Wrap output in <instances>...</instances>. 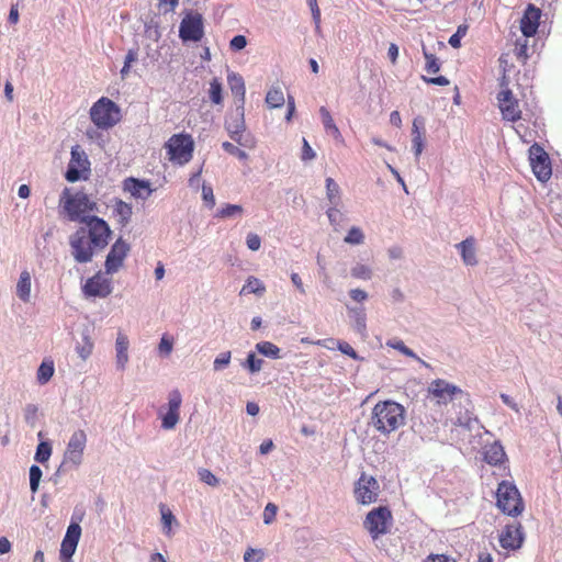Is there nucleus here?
Here are the masks:
<instances>
[{"mask_svg":"<svg viewBox=\"0 0 562 562\" xmlns=\"http://www.w3.org/2000/svg\"><path fill=\"white\" fill-rule=\"evenodd\" d=\"M124 191L128 192L135 199L146 200L151 193L153 189L150 182L147 180H139L136 178H127L123 182Z\"/></svg>","mask_w":562,"mask_h":562,"instance_id":"obj_22","label":"nucleus"},{"mask_svg":"<svg viewBox=\"0 0 562 562\" xmlns=\"http://www.w3.org/2000/svg\"><path fill=\"white\" fill-rule=\"evenodd\" d=\"M529 159L532 171L537 179L546 182L552 175V168L548 154L538 144H533L529 149Z\"/></svg>","mask_w":562,"mask_h":562,"instance_id":"obj_11","label":"nucleus"},{"mask_svg":"<svg viewBox=\"0 0 562 562\" xmlns=\"http://www.w3.org/2000/svg\"><path fill=\"white\" fill-rule=\"evenodd\" d=\"M345 243L350 245H361L364 240V235L359 227H351L345 237Z\"/></svg>","mask_w":562,"mask_h":562,"instance_id":"obj_50","label":"nucleus"},{"mask_svg":"<svg viewBox=\"0 0 562 562\" xmlns=\"http://www.w3.org/2000/svg\"><path fill=\"white\" fill-rule=\"evenodd\" d=\"M16 295L24 303H27L31 300V274L27 270H23L20 273V278L16 283Z\"/></svg>","mask_w":562,"mask_h":562,"instance_id":"obj_28","label":"nucleus"},{"mask_svg":"<svg viewBox=\"0 0 562 562\" xmlns=\"http://www.w3.org/2000/svg\"><path fill=\"white\" fill-rule=\"evenodd\" d=\"M339 205H330L328 210L326 211V214L328 216L330 225L334 227L335 231H338V226L340 222L342 221V214L338 210Z\"/></svg>","mask_w":562,"mask_h":562,"instance_id":"obj_52","label":"nucleus"},{"mask_svg":"<svg viewBox=\"0 0 562 562\" xmlns=\"http://www.w3.org/2000/svg\"><path fill=\"white\" fill-rule=\"evenodd\" d=\"M379 483L373 476L362 474L355 487L357 502L368 505L376 501Z\"/></svg>","mask_w":562,"mask_h":562,"instance_id":"obj_15","label":"nucleus"},{"mask_svg":"<svg viewBox=\"0 0 562 562\" xmlns=\"http://www.w3.org/2000/svg\"><path fill=\"white\" fill-rule=\"evenodd\" d=\"M244 212L241 205L238 204H226L222 209L217 210L216 216L222 218L240 216Z\"/></svg>","mask_w":562,"mask_h":562,"instance_id":"obj_42","label":"nucleus"},{"mask_svg":"<svg viewBox=\"0 0 562 562\" xmlns=\"http://www.w3.org/2000/svg\"><path fill=\"white\" fill-rule=\"evenodd\" d=\"M173 341L167 335H164L160 339L158 350L162 356H169L172 351Z\"/></svg>","mask_w":562,"mask_h":562,"instance_id":"obj_59","label":"nucleus"},{"mask_svg":"<svg viewBox=\"0 0 562 562\" xmlns=\"http://www.w3.org/2000/svg\"><path fill=\"white\" fill-rule=\"evenodd\" d=\"M317 344L322 345L324 347H327L328 349H334L336 347L344 355H347V356H349L352 359H358L359 358V356L356 352V350L346 341L328 339V340H324V342L318 341Z\"/></svg>","mask_w":562,"mask_h":562,"instance_id":"obj_31","label":"nucleus"},{"mask_svg":"<svg viewBox=\"0 0 562 562\" xmlns=\"http://www.w3.org/2000/svg\"><path fill=\"white\" fill-rule=\"evenodd\" d=\"M462 260L468 266L476 265V250H475V239L473 237H469L463 241L459 243L457 246Z\"/></svg>","mask_w":562,"mask_h":562,"instance_id":"obj_26","label":"nucleus"},{"mask_svg":"<svg viewBox=\"0 0 562 562\" xmlns=\"http://www.w3.org/2000/svg\"><path fill=\"white\" fill-rule=\"evenodd\" d=\"M227 81L232 93L238 99L237 105L244 106L246 88L243 77L236 72H229L227 75Z\"/></svg>","mask_w":562,"mask_h":562,"instance_id":"obj_27","label":"nucleus"},{"mask_svg":"<svg viewBox=\"0 0 562 562\" xmlns=\"http://www.w3.org/2000/svg\"><path fill=\"white\" fill-rule=\"evenodd\" d=\"M406 411L395 401H380L372 408L370 425L380 434L387 436L405 425Z\"/></svg>","mask_w":562,"mask_h":562,"instance_id":"obj_1","label":"nucleus"},{"mask_svg":"<svg viewBox=\"0 0 562 562\" xmlns=\"http://www.w3.org/2000/svg\"><path fill=\"white\" fill-rule=\"evenodd\" d=\"M262 364L263 360L257 358L254 352H249L246 360L241 363V366L252 374L259 372L262 369Z\"/></svg>","mask_w":562,"mask_h":562,"instance_id":"obj_47","label":"nucleus"},{"mask_svg":"<svg viewBox=\"0 0 562 562\" xmlns=\"http://www.w3.org/2000/svg\"><path fill=\"white\" fill-rule=\"evenodd\" d=\"M277 512L278 507L272 503H268L263 510V522L270 525L274 520Z\"/></svg>","mask_w":562,"mask_h":562,"instance_id":"obj_60","label":"nucleus"},{"mask_svg":"<svg viewBox=\"0 0 562 562\" xmlns=\"http://www.w3.org/2000/svg\"><path fill=\"white\" fill-rule=\"evenodd\" d=\"M468 25L467 24H460L456 31L454 34H452L448 41L449 45L453 48H459L461 46V40L467 35L468 33Z\"/></svg>","mask_w":562,"mask_h":562,"instance_id":"obj_51","label":"nucleus"},{"mask_svg":"<svg viewBox=\"0 0 562 562\" xmlns=\"http://www.w3.org/2000/svg\"><path fill=\"white\" fill-rule=\"evenodd\" d=\"M162 530L167 536H171V526L176 522V517L165 505L160 506Z\"/></svg>","mask_w":562,"mask_h":562,"instance_id":"obj_45","label":"nucleus"},{"mask_svg":"<svg viewBox=\"0 0 562 562\" xmlns=\"http://www.w3.org/2000/svg\"><path fill=\"white\" fill-rule=\"evenodd\" d=\"M55 367L52 360H44L37 369L36 379L40 384H46L54 375Z\"/></svg>","mask_w":562,"mask_h":562,"instance_id":"obj_36","label":"nucleus"},{"mask_svg":"<svg viewBox=\"0 0 562 562\" xmlns=\"http://www.w3.org/2000/svg\"><path fill=\"white\" fill-rule=\"evenodd\" d=\"M346 310L350 319L352 321L353 329L361 336H366L367 333V314L362 306H351L346 304Z\"/></svg>","mask_w":562,"mask_h":562,"instance_id":"obj_23","label":"nucleus"},{"mask_svg":"<svg viewBox=\"0 0 562 562\" xmlns=\"http://www.w3.org/2000/svg\"><path fill=\"white\" fill-rule=\"evenodd\" d=\"M263 552L261 550H256L249 548L244 554L245 562H262Z\"/></svg>","mask_w":562,"mask_h":562,"instance_id":"obj_61","label":"nucleus"},{"mask_svg":"<svg viewBox=\"0 0 562 562\" xmlns=\"http://www.w3.org/2000/svg\"><path fill=\"white\" fill-rule=\"evenodd\" d=\"M114 213L119 217V222L122 225H126L131 221L133 209L131 204L122 200H116L114 204Z\"/></svg>","mask_w":562,"mask_h":562,"instance_id":"obj_32","label":"nucleus"},{"mask_svg":"<svg viewBox=\"0 0 562 562\" xmlns=\"http://www.w3.org/2000/svg\"><path fill=\"white\" fill-rule=\"evenodd\" d=\"M540 18L541 10L529 3L520 20V30L526 37H531L537 33Z\"/></svg>","mask_w":562,"mask_h":562,"instance_id":"obj_20","label":"nucleus"},{"mask_svg":"<svg viewBox=\"0 0 562 562\" xmlns=\"http://www.w3.org/2000/svg\"><path fill=\"white\" fill-rule=\"evenodd\" d=\"M524 542V532L519 522L506 525L499 535V543L504 549L516 550Z\"/></svg>","mask_w":562,"mask_h":562,"instance_id":"obj_19","label":"nucleus"},{"mask_svg":"<svg viewBox=\"0 0 562 562\" xmlns=\"http://www.w3.org/2000/svg\"><path fill=\"white\" fill-rule=\"evenodd\" d=\"M169 159L179 165H184L192 159L194 142L189 134H175L166 143Z\"/></svg>","mask_w":562,"mask_h":562,"instance_id":"obj_6","label":"nucleus"},{"mask_svg":"<svg viewBox=\"0 0 562 562\" xmlns=\"http://www.w3.org/2000/svg\"><path fill=\"white\" fill-rule=\"evenodd\" d=\"M202 199L210 209L215 205V198L211 186L202 184Z\"/></svg>","mask_w":562,"mask_h":562,"instance_id":"obj_58","label":"nucleus"},{"mask_svg":"<svg viewBox=\"0 0 562 562\" xmlns=\"http://www.w3.org/2000/svg\"><path fill=\"white\" fill-rule=\"evenodd\" d=\"M424 56L426 58L425 69L430 74H436L440 70V63L434 54H430L424 49Z\"/></svg>","mask_w":562,"mask_h":562,"instance_id":"obj_55","label":"nucleus"},{"mask_svg":"<svg viewBox=\"0 0 562 562\" xmlns=\"http://www.w3.org/2000/svg\"><path fill=\"white\" fill-rule=\"evenodd\" d=\"M90 117L97 127L108 130L120 121V108L109 98L102 97L91 106Z\"/></svg>","mask_w":562,"mask_h":562,"instance_id":"obj_5","label":"nucleus"},{"mask_svg":"<svg viewBox=\"0 0 562 562\" xmlns=\"http://www.w3.org/2000/svg\"><path fill=\"white\" fill-rule=\"evenodd\" d=\"M52 445L48 441H41L36 448L34 460L38 463H45L52 456Z\"/></svg>","mask_w":562,"mask_h":562,"instance_id":"obj_41","label":"nucleus"},{"mask_svg":"<svg viewBox=\"0 0 562 562\" xmlns=\"http://www.w3.org/2000/svg\"><path fill=\"white\" fill-rule=\"evenodd\" d=\"M130 251V245L122 238H119L111 247L105 259V272L113 274L123 266L124 259Z\"/></svg>","mask_w":562,"mask_h":562,"instance_id":"obj_17","label":"nucleus"},{"mask_svg":"<svg viewBox=\"0 0 562 562\" xmlns=\"http://www.w3.org/2000/svg\"><path fill=\"white\" fill-rule=\"evenodd\" d=\"M232 359L231 351L221 352L213 361L214 371H222L229 366Z\"/></svg>","mask_w":562,"mask_h":562,"instance_id":"obj_53","label":"nucleus"},{"mask_svg":"<svg viewBox=\"0 0 562 562\" xmlns=\"http://www.w3.org/2000/svg\"><path fill=\"white\" fill-rule=\"evenodd\" d=\"M128 346L130 341L127 336L122 333H119L115 341V352H116V367L120 370H124L126 363L128 362Z\"/></svg>","mask_w":562,"mask_h":562,"instance_id":"obj_25","label":"nucleus"},{"mask_svg":"<svg viewBox=\"0 0 562 562\" xmlns=\"http://www.w3.org/2000/svg\"><path fill=\"white\" fill-rule=\"evenodd\" d=\"M266 102L270 108H281L284 104V95L280 89H270L266 97Z\"/></svg>","mask_w":562,"mask_h":562,"instance_id":"obj_46","label":"nucleus"},{"mask_svg":"<svg viewBox=\"0 0 562 562\" xmlns=\"http://www.w3.org/2000/svg\"><path fill=\"white\" fill-rule=\"evenodd\" d=\"M222 148L226 153H228L233 156H236L240 160H246L248 158V155L245 150L239 149L237 146H235L234 144H232L229 142H224L222 144Z\"/></svg>","mask_w":562,"mask_h":562,"instance_id":"obj_56","label":"nucleus"},{"mask_svg":"<svg viewBox=\"0 0 562 562\" xmlns=\"http://www.w3.org/2000/svg\"><path fill=\"white\" fill-rule=\"evenodd\" d=\"M69 246L71 256L78 263H88L92 260L94 255V247L87 238V232L85 227L77 229L69 237Z\"/></svg>","mask_w":562,"mask_h":562,"instance_id":"obj_8","label":"nucleus"},{"mask_svg":"<svg viewBox=\"0 0 562 562\" xmlns=\"http://www.w3.org/2000/svg\"><path fill=\"white\" fill-rule=\"evenodd\" d=\"M225 130L229 137L240 146H248V139L244 136L246 130L244 119V106L236 105L235 113L225 120Z\"/></svg>","mask_w":562,"mask_h":562,"instance_id":"obj_13","label":"nucleus"},{"mask_svg":"<svg viewBox=\"0 0 562 562\" xmlns=\"http://www.w3.org/2000/svg\"><path fill=\"white\" fill-rule=\"evenodd\" d=\"M386 345L401 353H403L406 357L416 359L419 361L423 366L428 367V364L422 360L412 349H409L401 339H391L386 342Z\"/></svg>","mask_w":562,"mask_h":562,"instance_id":"obj_38","label":"nucleus"},{"mask_svg":"<svg viewBox=\"0 0 562 562\" xmlns=\"http://www.w3.org/2000/svg\"><path fill=\"white\" fill-rule=\"evenodd\" d=\"M77 544L61 541L59 559L61 562H72V555L75 554Z\"/></svg>","mask_w":562,"mask_h":562,"instance_id":"obj_48","label":"nucleus"},{"mask_svg":"<svg viewBox=\"0 0 562 562\" xmlns=\"http://www.w3.org/2000/svg\"><path fill=\"white\" fill-rule=\"evenodd\" d=\"M199 479L210 486H217L220 484V480L207 469L201 468L198 470Z\"/></svg>","mask_w":562,"mask_h":562,"instance_id":"obj_54","label":"nucleus"},{"mask_svg":"<svg viewBox=\"0 0 562 562\" xmlns=\"http://www.w3.org/2000/svg\"><path fill=\"white\" fill-rule=\"evenodd\" d=\"M24 417L27 424L34 425L37 417V406L27 404L24 408Z\"/></svg>","mask_w":562,"mask_h":562,"instance_id":"obj_62","label":"nucleus"},{"mask_svg":"<svg viewBox=\"0 0 562 562\" xmlns=\"http://www.w3.org/2000/svg\"><path fill=\"white\" fill-rule=\"evenodd\" d=\"M83 461V452L66 449L61 462V468L77 469Z\"/></svg>","mask_w":562,"mask_h":562,"instance_id":"obj_34","label":"nucleus"},{"mask_svg":"<svg viewBox=\"0 0 562 562\" xmlns=\"http://www.w3.org/2000/svg\"><path fill=\"white\" fill-rule=\"evenodd\" d=\"M497 101L504 120L516 122L521 117L518 100L509 89H502L497 94Z\"/></svg>","mask_w":562,"mask_h":562,"instance_id":"obj_16","label":"nucleus"},{"mask_svg":"<svg viewBox=\"0 0 562 562\" xmlns=\"http://www.w3.org/2000/svg\"><path fill=\"white\" fill-rule=\"evenodd\" d=\"M60 204L71 222L83 223L82 218L89 216L86 213L97 210V203L91 201L85 192L78 191L70 194L67 188L63 191Z\"/></svg>","mask_w":562,"mask_h":562,"instance_id":"obj_3","label":"nucleus"},{"mask_svg":"<svg viewBox=\"0 0 562 562\" xmlns=\"http://www.w3.org/2000/svg\"><path fill=\"white\" fill-rule=\"evenodd\" d=\"M504 458L505 451L499 442H494L493 445L485 448L484 459L488 464H501Z\"/></svg>","mask_w":562,"mask_h":562,"instance_id":"obj_29","label":"nucleus"},{"mask_svg":"<svg viewBox=\"0 0 562 562\" xmlns=\"http://www.w3.org/2000/svg\"><path fill=\"white\" fill-rule=\"evenodd\" d=\"M392 514L387 507L381 506L368 513L364 519V527L373 539H378L389 530Z\"/></svg>","mask_w":562,"mask_h":562,"instance_id":"obj_9","label":"nucleus"},{"mask_svg":"<svg viewBox=\"0 0 562 562\" xmlns=\"http://www.w3.org/2000/svg\"><path fill=\"white\" fill-rule=\"evenodd\" d=\"M422 127H424V120L422 117H416L413 121L412 128V148L416 159L419 158L425 147L424 135L420 132Z\"/></svg>","mask_w":562,"mask_h":562,"instance_id":"obj_24","label":"nucleus"},{"mask_svg":"<svg viewBox=\"0 0 562 562\" xmlns=\"http://www.w3.org/2000/svg\"><path fill=\"white\" fill-rule=\"evenodd\" d=\"M90 162L85 150L79 146L75 145L71 147L70 161L66 171V179L69 182H76L80 179V171L88 170Z\"/></svg>","mask_w":562,"mask_h":562,"instance_id":"obj_14","label":"nucleus"},{"mask_svg":"<svg viewBox=\"0 0 562 562\" xmlns=\"http://www.w3.org/2000/svg\"><path fill=\"white\" fill-rule=\"evenodd\" d=\"M182 403V396L179 390H172L168 394V403L166 412L165 407L159 409V417L161 418V428L165 430L173 429L180 420V407Z\"/></svg>","mask_w":562,"mask_h":562,"instance_id":"obj_10","label":"nucleus"},{"mask_svg":"<svg viewBox=\"0 0 562 562\" xmlns=\"http://www.w3.org/2000/svg\"><path fill=\"white\" fill-rule=\"evenodd\" d=\"M351 276L355 279L364 280L368 281L372 278L373 272L372 269L363 263H357L350 270Z\"/></svg>","mask_w":562,"mask_h":562,"instance_id":"obj_43","label":"nucleus"},{"mask_svg":"<svg viewBox=\"0 0 562 562\" xmlns=\"http://www.w3.org/2000/svg\"><path fill=\"white\" fill-rule=\"evenodd\" d=\"M426 401L438 406L447 405L451 402H458V405H461L462 403L470 404V396L457 385L446 380L437 379L430 382Z\"/></svg>","mask_w":562,"mask_h":562,"instance_id":"obj_2","label":"nucleus"},{"mask_svg":"<svg viewBox=\"0 0 562 562\" xmlns=\"http://www.w3.org/2000/svg\"><path fill=\"white\" fill-rule=\"evenodd\" d=\"M210 100L214 104H221L223 101V88L222 83L217 78H214L210 82V89H209Z\"/></svg>","mask_w":562,"mask_h":562,"instance_id":"obj_44","label":"nucleus"},{"mask_svg":"<svg viewBox=\"0 0 562 562\" xmlns=\"http://www.w3.org/2000/svg\"><path fill=\"white\" fill-rule=\"evenodd\" d=\"M246 45H247V40L244 35H235L229 42L231 49H233L235 52L244 49L246 47Z\"/></svg>","mask_w":562,"mask_h":562,"instance_id":"obj_63","label":"nucleus"},{"mask_svg":"<svg viewBox=\"0 0 562 562\" xmlns=\"http://www.w3.org/2000/svg\"><path fill=\"white\" fill-rule=\"evenodd\" d=\"M82 292L89 297H106L112 292L111 280L98 272L86 281Z\"/></svg>","mask_w":562,"mask_h":562,"instance_id":"obj_18","label":"nucleus"},{"mask_svg":"<svg viewBox=\"0 0 562 562\" xmlns=\"http://www.w3.org/2000/svg\"><path fill=\"white\" fill-rule=\"evenodd\" d=\"M265 291H266V286L259 279H257L255 277H249L247 279L246 283L244 284V286L241 288L240 294L254 293V294L262 295L265 293Z\"/></svg>","mask_w":562,"mask_h":562,"instance_id":"obj_37","label":"nucleus"},{"mask_svg":"<svg viewBox=\"0 0 562 562\" xmlns=\"http://www.w3.org/2000/svg\"><path fill=\"white\" fill-rule=\"evenodd\" d=\"M86 225L87 238L95 249H103L108 246L111 229L108 223L98 216L82 218Z\"/></svg>","mask_w":562,"mask_h":562,"instance_id":"obj_7","label":"nucleus"},{"mask_svg":"<svg viewBox=\"0 0 562 562\" xmlns=\"http://www.w3.org/2000/svg\"><path fill=\"white\" fill-rule=\"evenodd\" d=\"M306 2L311 9L315 29H316V31H319V29H321V10L318 8L317 0H306Z\"/></svg>","mask_w":562,"mask_h":562,"instance_id":"obj_57","label":"nucleus"},{"mask_svg":"<svg viewBox=\"0 0 562 562\" xmlns=\"http://www.w3.org/2000/svg\"><path fill=\"white\" fill-rule=\"evenodd\" d=\"M80 536H81V527H80L79 522L75 520V516H72V520H71L70 525L68 526L66 535L63 540L78 546Z\"/></svg>","mask_w":562,"mask_h":562,"instance_id":"obj_40","label":"nucleus"},{"mask_svg":"<svg viewBox=\"0 0 562 562\" xmlns=\"http://www.w3.org/2000/svg\"><path fill=\"white\" fill-rule=\"evenodd\" d=\"M498 508L509 516L516 517L524 510V503L516 485L508 481H502L496 492Z\"/></svg>","mask_w":562,"mask_h":562,"instance_id":"obj_4","label":"nucleus"},{"mask_svg":"<svg viewBox=\"0 0 562 562\" xmlns=\"http://www.w3.org/2000/svg\"><path fill=\"white\" fill-rule=\"evenodd\" d=\"M256 350L265 357L271 359L280 358V348L270 341H260L256 345Z\"/></svg>","mask_w":562,"mask_h":562,"instance_id":"obj_39","label":"nucleus"},{"mask_svg":"<svg viewBox=\"0 0 562 562\" xmlns=\"http://www.w3.org/2000/svg\"><path fill=\"white\" fill-rule=\"evenodd\" d=\"M42 470L38 465H31L30 468V488L32 493H36L38 491L40 482L42 479Z\"/></svg>","mask_w":562,"mask_h":562,"instance_id":"obj_49","label":"nucleus"},{"mask_svg":"<svg viewBox=\"0 0 562 562\" xmlns=\"http://www.w3.org/2000/svg\"><path fill=\"white\" fill-rule=\"evenodd\" d=\"M204 35L203 19L200 13L187 14L179 27V36L183 42H199Z\"/></svg>","mask_w":562,"mask_h":562,"instance_id":"obj_12","label":"nucleus"},{"mask_svg":"<svg viewBox=\"0 0 562 562\" xmlns=\"http://www.w3.org/2000/svg\"><path fill=\"white\" fill-rule=\"evenodd\" d=\"M453 425L462 427L467 430H479L482 425L476 416L471 412V403H462L459 405V411L456 412V418L452 420Z\"/></svg>","mask_w":562,"mask_h":562,"instance_id":"obj_21","label":"nucleus"},{"mask_svg":"<svg viewBox=\"0 0 562 562\" xmlns=\"http://www.w3.org/2000/svg\"><path fill=\"white\" fill-rule=\"evenodd\" d=\"M246 244L250 250L256 251L261 246V239L257 234L249 233L246 237Z\"/></svg>","mask_w":562,"mask_h":562,"instance_id":"obj_64","label":"nucleus"},{"mask_svg":"<svg viewBox=\"0 0 562 562\" xmlns=\"http://www.w3.org/2000/svg\"><path fill=\"white\" fill-rule=\"evenodd\" d=\"M87 445V435L83 430L78 429L71 436L66 449L85 452Z\"/></svg>","mask_w":562,"mask_h":562,"instance_id":"obj_33","label":"nucleus"},{"mask_svg":"<svg viewBox=\"0 0 562 562\" xmlns=\"http://www.w3.org/2000/svg\"><path fill=\"white\" fill-rule=\"evenodd\" d=\"M319 115L326 133L331 135L334 138L338 139L341 136V134L339 128L335 124L329 111L325 106H321Z\"/></svg>","mask_w":562,"mask_h":562,"instance_id":"obj_30","label":"nucleus"},{"mask_svg":"<svg viewBox=\"0 0 562 562\" xmlns=\"http://www.w3.org/2000/svg\"><path fill=\"white\" fill-rule=\"evenodd\" d=\"M326 196L330 205H340L341 191L338 183L331 178L326 179Z\"/></svg>","mask_w":562,"mask_h":562,"instance_id":"obj_35","label":"nucleus"}]
</instances>
